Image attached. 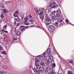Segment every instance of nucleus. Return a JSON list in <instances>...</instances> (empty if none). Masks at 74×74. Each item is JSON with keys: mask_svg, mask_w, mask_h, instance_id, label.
<instances>
[{"mask_svg": "<svg viewBox=\"0 0 74 74\" xmlns=\"http://www.w3.org/2000/svg\"><path fill=\"white\" fill-rule=\"evenodd\" d=\"M7 42L6 43V44H8V42H9L7 40Z\"/></svg>", "mask_w": 74, "mask_h": 74, "instance_id": "56", "label": "nucleus"}, {"mask_svg": "<svg viewBox=\"0 0 74 74\" xmlns=\"http://www.w3.org/2000/svg\"><path fill=\"white\" fill-rule=\"evenodd\" d=\"M36 68H34V71L37 73V74H40V69H39V68H37L38 67H36Z\"/></svg>", "mask_w": 74, "mask_h": 74, "instance_id": "2", "label": "nucleus"}, {"mask_svg": "<svg viewBox=\"0 0 74 74\" xmlns=\"http://www.w3.org/2000/svg\"><path fill=\"white\" fill-rule=\"evenodd\" d=\"M39 10L40 12H42L44 11V8H40L39 9Z\"/></svg>", "mask_w": 74, "mask_h": 74, "instance_id": "23", "label": "nucleus"}, {"mask_svg": "<svg viewBox=\"0 0 74 74\" xmlns=\"http://www.w3.org/2000/svg\"><path fill=\"white\" fill-rule=\"evenodd\" d=\"M51 15H54V16H55V15H56V11L54 10V11H53L51 13Z\"/></svg>", "mask_w": 74, "mask_h": 74, "instance_id": "11", "label": "nucleus"}, {"mask_svg": "<svg viewBox=\"0 0 74 74\" xmlns=\"http://www.w3.org/2000/svg\"><path fill=\"white\" fill-rule=\"evenodd\" d=\"M65 22H66V23H69V20L67 19H66V21H65Z\"/></svg>", "mask_w": 74, "mask_h": 74, "instance_id": "41", "label": "nucleus"}, {"mask_svg": "<svg viewBox=\"0 0 74 74\" xmlns=\"http://www.w3.org/2000/svg\"><path fill=\"white\" fill-rule=\"evenodd\" d=\"M20 15L21 18L22 20V19H23V18H24V15H25V14L23 13H21Z\"/></svg>", "mask_w": 74, "mask_h": 74, "instance_id": "13", "label": "nucleus"}, {"mask_svg": "<svg viewBox=\"0 0 74 74\" xmlns=\"http://www.w3.org/2000/svg\"><path fill=\"white\" fill-rule=\"evenodd\" d=\"M3 49V47L0 46V51H2Z\"/></svg>", "mask_w": 74, "mask_h": 74, "instance_id": "43", "label": "nucleus"}, {"mask_svg": "<svg viewBox=\"0 0 74 74\" xmlns=\"http://www.w3.org/2000/svg\"><path fill=\"white\" fill-rule=\"evenodd\" d=\"M49 4L51 6L52 5H53V4H56V3L55 2H50V3Z\"/></svg>", "mask_w": 74, "mask_h": 74, "instance_id": "22", "label": "nucleus"}, {"mask_svg": "<svg viewBox=\"0 0 74 74\" xmlns=\"http://www.w3.org/2000/svg\"><path fill=\"white\" fill-rule=\"evenodd\" d=\"M34 10L35 11H36V14L37 15H38V14H39L38 10L36 8H34Z\"/></svg>", "mask_w": 74, "mask_h": 74, "instance_id": "18", "label": "nucleus"}, {"mask_svg": "<svg viewBox=\"0 0 74 74\" xmlns=\"http://www.w3.org/2000/svg\"><path fill=\"white\" fill-rule=\"evenodd\" d=\"M3 29H7V25H5L3 27Z\"/></svg>", "mask_w": 74, "mask_h": 74, "instance_id": "34", "label": "nucleus"}, {"mask_svg": "<svg viewBox=\"0 0 74 74\" xmlns=\"http://www.w3.org/2000/svg\"><path fill=\"white\" fill-rule=\"evenodd\" d=\"M37 26V27H38V28H41V27H40V26Z\"/></svg>", "mask_w": 74, "mask_h": 74, "instance_id": "55", "label": "nucleus"}, {"mask_svg": "<svg viewBox=\"0 0 74 74\" xmlns=\"http://www.w3.org/2000/svg\"><path fill=\"white\" fill-rule=\"evenodd\" d=\"M57 7V6H56V5H53L51 7V8H56Z\"/></svg>", "mask_w": 74, "mask_h": 74, "instance_id": "28", "label": "nucleus"}, {"mask_svg": "<svg viewBox=\"0 0 74 74\" xmlns=\"http://www.w3.org/2000/svg\"><path fill=\"white\" fill-rule=\"evenodd\" d=\"M24 20L25 21L24 22L25 23H26V22H27L28 21V20H29V17L27 16L25 17L24 18Z\"/></svg>", "mask_w": 74, "mask_h": 74, "instance_id": "8", "label": "nucleus"}, {"mask_svg": "<svg viewBox=\"0 0 74 74\" xmlns=\"http://www.w3.org/2000/svg\"><path fill=\"white\" fill-rule=\"evenodd\" d=\"M46 55V52H45L43 53V56H45V55Z\"/></svg>", "mask_w": 74, "mask_h": 74, "instance_id": "50", "label": "nucleus"}, {"mask_svg": "<svg viewBox=\"0 0 74 74\" xmlns=\"http://www.w3.org/2000/svg\"><path fill=\"white\" fill-rule=\"evenodd\" d=\"M40 18L41 19L43 20V19H44V15L41 16L40 17Z\"/></svg>", "mask_w": 74, "mask_h": 74, "instance_id": "29", "label": "nucleus"}, {"mask_svg": "<svg viewBox=\"0 0 74 74\" xmlns=\"http://www.w3.org/2000/svg\"><path fill=\"white\" fill-rule=\"evenodd\" d=\"M46 69L48 71H49L51 70V68L49 66H47L46 68Z\"/></svg>", "mask_w": 74, "mask_h": 74, "instance_id": "25", "label": "nucleus"}, {"mask_svg": "<svg viewBox=\"0 0 74 74\" xmlns=\"http://www.w3.org/2000/svg\"><path fill=\"white\" fill-rule=\"evenodd\" d=\"M49 71L47 70V69H45V73H47Z\"/></svg>", "mask_w": 74, "mask_h": 74, "instance_id": "51", "label": "nucleus"}, {"mask_svg": "<svg viewBox=\"0 0 74 74\" xmlns=\"http://www.w3.org/2000/svg\"><path fill=\"white\" fill-rule=\"evenodd\" d=\"M3 68L5 69H7V66L6 65H5L3 66Z\"/></svg>", "mask_w": 74, "mask_h": 74, "instance_id": "39", "label": "nucleus"}, {"mask_svg": "<svg viewBox=\"0 0 74 74\" xmlns=\"http://www.w3.org/2000/svg\"><path fill=\"white\" fill-rule=\"evenodd\" d=\"M48 29L50 32H53L55 30V27L53 25H50Z\"/></svg>", "mask_w": 74, "mask_h": 74, "instance_id": "1", "label": "nucleus"}, {"mask_svg": "<svg viewBox=\"0 0 74 74\" xmlns=\"http://www.w3.org/2000/svg\"><path fill=\"white\" fill-rule=\"evenodd\" d=\"M68 74H73V73H71V71H67Z\"/></svg>", "mask_w": 74, "mask_h": 74, "instance_id": "30", "label": "nucleus"}, {"mask_svg": "<svg viewBox=\"0 0 74 74\" xmlns=\"http://www.w3.org/2000/svg\"><path fill=\"white\" fill-rule=\"evenodd\" d=\"M22 27H25V28H26V29H27V28H29V27H25V26H24L23 25L21 26H20V29H21V28H22Z\"/></svg>", "mask_w": 74, "mask_h": 74, "instance_id": "20", "label": "nucleus"}, {"mask_svg": "<svg viewBox=\"0 0 74 74\" xmlns=\"http://www.w3.org/2000/svg\"><path fill=\"white\" fill-rule=\"evenodd\" d=\"M18 11L16 10L13 14V15L14 17H18Z\"/></svg>", "mask_w": 74, "mask_h": 74, "instance_id": "5", "label": "nucleus"}, {"mask_svg": "<svg viewBox=\"0 0 74 74\" xmlns=\"http://www.w3.org/2000/svg\"><path fill=\"white\" fill-rule=\"evenodd\" d=\"M69 63H70V64H71L72 65L74 66V64L73 63V61L72 60H69L68 62Z\"/></svg>", "mask_w": 74, "mask_h": 74, "instance_id": "12", "label": "nucleus"}, {"mask_svg": "<svg viewBox=\"0 0 74 74\" xmlns=\"http://www.w3.org/2000/svg\"><path fill=\"white\" fill-rule=\"evenodd\" d=\"M30 22L31 23H33V22H34V21L33 20H31L30 21Z\"/></svg>", "mask_w": 74, "mask_h": 74, "instance_id": "47", "label": "nucleus"}, {"mask_svg": "<svg viewBox=\"0 0 74 74\" xmlns=\"http://www.w3.org/2000/svg\"><path fill=\"white\" fill-rule=\"evenodd\" d=\"M46 21L47 22H51V19L49 18L48 17V16H46Z\"/></svg>", "mask_w": 74, "mask_h": 74, "instance_id": "10", "label": "nucleus"}, {"mask_svg": "<svg viewBox=\"0 0 74 74\" xmlns=\"http://www.w3.org/2000/svg\"><path fill=\"white\" fill-rule=\"evenodd\" d=\"M40 59L41 60H43L45 58V57L44 56H42L40 57Z\"/></svg>", "mask_w": 74, "mask_h": 74, "instance_id": "16", "label": "nucleus"}, {"mask_svg": "<svg viewBox=\"0 0 74 74\" xmlns=\"http://www.w3.org/2000/svg\"><path fill=\"white\" fill-rule=\"evenodd\" d=\"M4 71H1V74H4Z\"/></svg>", "mask_w": 74, "mask_h": 74, "instance_id": "42", "label": "nucleus"}, {"mask_svg": "<svg viewBox=\"0 0 74 74\" xmlns=\"http://www.w3.org/2000/svg\"><path fill=\"white\" fill-rule=\"evenodd\" d=\"M47 53L48 54H49L50 53H51V52H50V50L49 49H47Z\"/></svg>", "mask_w": 74, "mask_h": 74, "instance_id": "27", "label": "nucleus"}, {"mask_svg": "<svg viewBox=\"0 0 74 74\" xmlns=\"http://www.w3.org/2000/svg\"><path fill=\"white\" fill-rule=\"evenodd\" d=\"M14 24L15 25V26H16L17 27L19 26L21 24V22H19V23H16V22H14Z\"/></svg>", "mask_w": 74, "mask_h": 74, "instance_id": "7", "label": "nucleus"}, {"mask_svg": "<svg viewBox=\"0 0 74 74\" xmlns=\"http://www.w3.org/2000/svg\"><path fill=\"white\" fill-rule=\"evenodd\" d=\"M45 63L47 64H48L49 63V60H46L45 61Z\"/></svg>", "mask_w": 74, "mask_h": 74, "instance_id": "21", "label": "nucleus"}, {"mask_svg": "<svg viewBox=\"0 0 74 74\" xmlns=\"http://www.w3.org/2000/svg\"><path fill=\"white\" fill-rule=\"evenodd\" d=\"M52 66L53 67H55V66H56V64H55V63L53 64L52 65Z\"/></svg>", "mask_w": 74, "mask_h": 74, "instance_id": "37", "label": "nucleus"}, {"mask_svg": "<svg viewBox=\"0 0 74 74\" xmlns=\"http://www.w3.org/2000/svg\"><path fill=\"white\" fill-rule=\"evenodd\" d=\"M39 69L40 72H43L44 71V68L43 67H40V68H39Z\"/></svg>", "mask_w": 74, "mask_h": 74, "instance_id": "9", "label": "nucleus"}, {"mask_svg": "<svg viewBox=\"0 0 74 74\" xmlns=\"http://www.w3.org/2000/svg\"><path fill=\"white\" fill-rule=\"evenodd\" d=\"M3 54H4V55H6L7 54V53H6V52L5 51H3Z\"/></svg>", "mask_w": 74, "mask_h": 74, "instance_id": "46", "label": "nucleus"}, {"mask_svg": "<svg viewBox=\"0 0 74 74\" xmlns=\"http://www.w3.org/2000/svg\"><path fill=\"white\" fill-rule=\"evenodd\" d=\"M40 62V60L38 58H36V59L35 64V65L36 67H38L39 66V64L37 63L38 62Z\"/></svg>", "mask_w": 74, "mask_h": 74, "instance_id": "3", "label": "nucleus"}, {"mask_svg": "<svg viewBox=\"0 0 74 74\" xmlns=\"http://www.w3.org/2000/svg\"><path fill=\"white\" fill-rule=\"evenodd\" d=\"M51 19L52 20H53V21H55V20H56V17L55 16H53L51 17Z\"/></svg>", "mask_w": 74, "mask_h": 74, "instance_id": "15", "label": "nucleus"}, {"mask_svg": "<svg viewBox=\"0 0 74 74\" xmlns=\"http://www.w3.org/2000/svg\"><path fill=\"white\" fill-rule=\"evenodd\" d=\"M14 22L18 23L21 22H20V19L18 17V18H17L16 19V21H14Z\"/></svg>", "mask_w": 74, "mask_h": 74, "instance_id": "14", "label": "nucleus"}, {"mask_svg": "<svg viewBox=\"0 0 74 74\" xmlns=\"http://www.w3.org/2000/svg\"><path fill=\"white\" fill-rule=\"evenodd\" d=\"M32 27H33V26H34V25H32Z\"/></svg>", "mask_w": 74, "mask_h": 74, "instance_id": "57", "label": "nucleus"}, {"mask_svg": "<svg viewBox=\"0 0 74 74\" xmlns=\"http://www.w3.org/2000/svg\"><path fill=\"white\" fill-rule=\"evenodd\" d=\"M3 12L4 13H6L7 12H8V10H7L6 9H4L3 10Z\"/></svg>", "mask_w": 74, "mask_h": 74, "instance_id": "26", "label": "nucleus"}, {"mask_svg": "<svg viewBox=\"0 0 74 74\" xmlns=\"http://www.w3.org/2000/svg\"><path fill=\"white\" fill-rule=\"evenodd\" d=\"M5 33H8V31H5Z\"/></svg>", "mask_w": 74, "mask_h": 74, "instance_id": "54", "label": "nucleus"}, {"mask_svg": "<svg viewBox=\"0 0 74 74\" xmlns=\"http://www.w3.org/2000/svg\"><path fill=\"white\" fill-rule=\"evenodd\" d=\"M5 7V6H4V5H2V6L1 7V8H4Z\"/></svg>", "mask_w": 74, "mask_h": 74, "instance_id": "52", "label": "nucleus"}, {"mask_svg": "<svg viewBox=\"0 0 74 74\" xmlns=\"http://www.w3.org/2000/svg\"><path fill=\"white\" fill-rule=\"evenodd\" d=\"M55 16H56V17H57L58 18H59L60 16V14H58L56 13V14L55 15Z\"/></svg>", "mask_w": 74, "mask_h": 74, "instance_id": "24", "label": "nucleus"}, {"mask_svg": "<svg viewBox=\"0 0 74 74\" xmlns=\"http://www.w3.org/2000/svg\"><path fill=\"white\" fill-rule=\"evenodd\" d=\"M20 30L21 31V32H24L25 30V29H26L25 28H20Z\"/></svg>", "mask_w": 74, "mask_h": 74, "instance_id": "17", "label": "nucleus"}, {"mask_svg": "<svg viewBox=\"0 0 74 74\" xmlns=\"http://www.w3.org/2000/svg\"><path fill=\"white\" fill-rule=\"evenodd\" d=\"M17 40V38H13L12 39V42H13V41H14V40Z\"/></svg>", "mask_w": 74, "mask_h": 74, "instance_id": "35", "label": "nucleus"}, {"mask_svg": "<svg viewBox=\"0 0 74 74\" xmlns=\"http://www.w3.org/2000/svg\"><path fill=\"white\" fill-rule=\"evenodd\" d=\"M0 58H1V55L0 54Z\"/></svg>", "mask_w": 74, "mask_h": 74, "instance_id": "58", "label": "nucleus"}, {"mask_svg": "<svg viewBox=\"0 0 74 74\" xmlns=\"http://www.w3.org/2000/svg\"><path fill=\"white\" fill-rule=\"evenodd\" d=\"M43 14H44V12L42 11L40 12V13H38V14H39V15H42Z\"/></svg>", "mask_w": 74, "mask_h": 74, "instance_id": "33", "label": "nucleus"}, {"mask_svg": "<svg viewBox=\"0 0 74 74\" xmlns=\"http://www.w3.org/2000/svg\"><path fill=\"white\" fill-rule=\"evenodd\" d=\"M55 25L56 26H62L61 25H60V23H59V22H56L55 23Z\"/></svg>", "mask_w": 74, "mask_h": 74, "instance_id": "6", "label": "nucleus"}, {"mask_svg": "<svg viewBox=\"0 0 74 74\" xmlns=\"http://www.w3.org/2000/svg\"><path fill=\"white\" fill-rule=\"evenodd\" d=\"M17 35L18 36H19V35H20V34H21V32H18L17 33Z\"/></svg>", "mask_w": 74, "mask_h": 74, "instance_id": "40", "label": "nucleus"}, {"mask_svg": "<svg viewBox=\"0 0 74 74\" xmlns=\"http://www.w3.org/2000/svg\"><path fill=\"white\" fill-rule=\"evenodd\" d=\"M1 32L3 33H4L5 32V30H4V29H2L1 30Z\"/></svg>", "mask_w": 74, "mask_h": 74, "instance_id": "48", "label": "nucleus"}, {"mask_svg": "<svg viewBox=\"0 0 74 74\" xmlns=\"http://www.w3.org/2000/svg\"><path fill=\"white\" fill-rule=\"evenodd\" d=\"M50 74H54V72L53 71H51L50 73Z\"/></svg>", "mask_w": 74, "mask_h": 74, "instance_id": "49", "label": "nucleus"}, {"mask_svg": "<svg viewBox=\"0 0 74 74\" xmlns=\"http://www.w3.org/2000/svg\"><path fill=\"white\" fill-rule=\"evenodd\" d=\"M29 24L28 23H24V25H29Z\"/></svg>", "mask_w": 74, "mask_h": 74, "instance_id": "44", "label": "nucleus"}, {"mask_svg": "<svg viewBox=\"0 0 74 74\" xmlns=\"http://www.w3.org/2000/svg\"><path fill=\"white\" fill-rule=\"evenodd\" d=\"M29 18H31V19H32V15H29Z\"/></svg>", "mask_w": 74, "mask_h": 74, "instance_id": "38", "label": "nucleus"}, {"mask_svg": "<svg viewBox=\"0 0 74 74\" xmlns=\"http://www.w3.org/2000/svg\"><path fill=\"white\" fill-rule=\"evenodd\" d=\"M58 22L60 23V25H62L64 23V22L63 21V20L61 18H59L58 19Z\"/></svg>", "mask_w": 74, "mask_h": 74, "instance_id": "4", "label": "nucleus"}, {"mask_svg": "<svg viewBox=\"0 0 74 74\" xmlns=\"http://www.w3.org/2000/svg\"><path fill=\"white\" fill-rule=\"evenodd\" d=\"M45 25H49V23H45Z\"/></svg>", "mask_w": 74, "mask_h": 74, "instance_id": "53", "label": "nucleus"}, {"mask_svg": "<svg viewBox=\"0 0 74 74\" xmlns=\"http://www.w3.org/2000/svg\"><path fill=\"white\" fill-rule=\"evenodd\" d=\"M51 58H52V56H50V57H49V61H50V60H52Z\"/></svg>", "mask_w": 74, "mask_h": 74, "instance_id": "36", "label": "nucleus"}, {"mask_svg": "<svg viewBox=\"0 0 74 74\" xmlns=\"http://www.w3.org/2000/svg\"><path fill=\"white\" fill-rule=\"evenodd\" d=\"M51 5L50 4H48L47 5V7H50L51 6Z\"/></svg>", "mask_w": 74, "mask_h": 74, "instance_id": "45", "label": "nucleus"}, {"mask_svg": "<svg viewBox=\"0 0 74 74\" xmlns=\"http://www.w3.org/2000/svg\"><path fill=\"white\" fill-rule=\"evenodd\" d=\"M44 64H45V63L43 62H42L40 63V64L41 66H43V65H44Z\"/></svg>", "mask_w": 74, "mask_h": 74, "instance_id": "31", "label": "nucleus"}, {"mask_svg": "<svg viewBox=\"0 0 74 74\" xmlns=\"http://www.w3.org/2000/svg\"><path fill=\"white\" fill-rule=\"evenodd\" d=\"M0 16H1V18H2V19H3V18H4V16L3 15V14H1L0 15Z\"/></svg>", "mask_w": 74, "mask_h": 74, "instance_id": "32", "label": "nucleus"}, {"mask_svg": "<svg viewBox=\"0 0 74 74\" xmlns=\"http://www.w3.org/2000/svg\"><path fill=\"white\" fill-rule=\"evenodd\" d=\"M60 13H61V12H60V9L58 10H57V14H60Z\"/></svg>", "mask_w": 74, "mask_h": 74, "instance_id": "19", "label": "nucleus"}]
</instances>
